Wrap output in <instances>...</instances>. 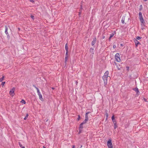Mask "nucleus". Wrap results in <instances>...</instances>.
Here are the masks:
<instances>
[{
	"label": "nucleus",
	"instance_id": "nucleus-31",
	"mask_svg": "<svg viewBox=\"0 0 148 148\" xmlns=\"http://www.w3.org/2000/svg\"><path fill=\"white\" fill-rule=\"evenodd\" d=\"M142 15V14L141 12H139V16Z\"/></svg>",
	"mask_w": 148,
	"mask_h": 148
},
{
	"label": "nucleus",
	"instance_id": "nucleus-8",
	"mask_svg": "<svg viewBox=\"0 0 148 148\" xmlns=\"http://www.w3.org/2000/svg\"><path fill=\"white\" fill-rule=\"evenodd\" d=\"M97 39L96 38L93 39V40L92 41L91 45L93 46L96 42Z\"/></svg>",
	"mask_w": 148,
	"mask_h": 148
},
{
	"label": "nucleus",
	"instance_id": "nucleus-30",
	"mask_svg": "<svg viewBox=\"0 0 148 148\" xmlns=\"http://www.w3.org/2000/svg\"><path fill=\"white\" fill-rule=\"evenodd\" d=\"M5 82H2L1 83V85L2 86H3L4 84H5Z\"/></svg>",
	"mask_w": 148,
	"mask_h": 148
},
{
	"label": "nucleus",
	"instance_id": "nucleus-5",
	"mask_svg": "<svg viewBox=\"0 0 148 148\" xmlns=\"http://www.w3.org/2000/svg\"><path fill=\"white\" fill-rule=\"evenodd\" d=\"M139 18L140 19V21L141 23H142L143 25H144L145 24V22H144V19L142 15L141 16H139Z\"/></svg>",
	"mask_w": 148,
	"mask_h": 148
},
{
	"label": "nucleus",
	"instance_id": "nucleus-14",
	"mask_svg": "<svg viewBox=\"0 0 148 148\" xmlns=\"http://www.w3.org/2000/svg\"><path fill=\"white\" fill-rule=\"evenodd\" d=\"M105 115H106V118H108V110H105Z\"/></svg>",
	"mask_w": 148,
	"mask_h": 148
},
{
	"label": "nucleus",
	"instance_id": "nucleus-48",
	"mask_svg": "<svg viewBox=\"0 0 148 148\" xmlns=\"http://www.w3.org/2000/svg\"><path fill=\"white\" fill-rule=\"evenodd\" d=\"M18 30H20V28H18Z\"/></svg>",
	"mask_w": 148,
	"mask_h": 148
},
{
	"label": "nucleus",
	"instance_id": "nucleus-28",
	"mask_svg": "<svg viewBox=\"0 0 148 148\" xmlns=\"http://www.w3.org/2000/svg\"><path fill=\"white\" fill-rule=\"evenodd\" d=\"M80 119V117L79 115H78V118L77 119V121H79Z\"/></svg>",
	"mask_w": 148,
	"mask_h": 148
},
{
	"label": "nucleus",
	"instance_id": "nucleus-25",
	"mask_svg": "<svg viewBox=\"0 0 148 148\" xmlns=\"http://www.w3.org/2000/svg\"><path fill=\"white\" fill-rule=\"evenodd\" d=\"M18 144H19L20 147H21L22 148V147H23V146L21 144V143L20 142H19Z\"/></svg>",
	"mask_w": 148,
	"mask_h": 148
},
{
	"label": "nucleus",
	"instance_id": "nucleus-49",
	"mask_svg": "<svg viewBox=\"0 0 148 148\" xmlns=\"http://www.w3.org/2000/svg\"><path fill=\"white\" fill-rule=\"evenodd\" d=\"M52 88L53 89H54V88Z\"/></svg>",
	"mask_w": 148,
	"mask_h": 148
},
{
	"label": "nucleus",
	"instance_id": "nucleus-10",
	"mask_svg": "<svg viewBox=\"0 0 148 148\" xmlns=\"http://www.w3.org/2000/svg\"><path fill=\"white\" fill-rule=\"evenodd\" d=\"M38 95L39 96V99L41 101H43V99L42 98V96L40 93L38 94Z\"/></svg>",
	"mask_w": 148,
	"mask_h": 148
},
{
	"label": "nucleus",
	"instance_id": "nucleus-12",
	"mask_svg": "<svg viewBox=\"0 0 148 148\" xmlns=\"http://www.w3.org/2000/svg\"><path fill=\"white\" fill-rule=\"evenodd\" d=\"M133 90L136 92L137 94L139 92V91L138 88H133Z\"/></svg>",
	"mask_w": 148,
	"mask_h": 148
},
{
	"label": "nucleus",
	"instance_id": "nucleus-24",
	"mask_svg": "<svg viewBox=\"0 0 148 148\" xmlns=\"http://www.w3.org/2000/svg\"><path fill=\"white\" fill-rule=\"evenodd\" d=\"M94 50V48H91L90 49V51L91 52H93Z\"/></svg>",
	"mask_w": 148,
	"mask_h": 148
},
{
	"label": "nucleus",
	"instance_id": "nucleus-43",
	"mask_svg": "<svg viewBox=\"0 0 148 148\" xmlns=\"http://www.w3.org/2000/svg\"><path fill=\"white\" fill-rule=\"evenodd\" d=\"M82 147V145H81L80 146V148H81Z\"/></svg>",
	"mask_w": 148,
	"mask_h": 148
},
{
	"label": "nucleus",
	"instance_id": "nucleus-29",
	"mask_svg": "<svg viewBox=\"0 0 148 148\" xmlns=\"http://www.w3.org/2000/svg\"><path fill=\"white\" fill-rule=\"evenodd\" d=\"M112 121L113 122V123H116V121L115 119L112 120Z\"/></svg>",
	"mask_w": 148,
	"mask_h": 148
},
{
	"label": "nucleus",
	"instance_id": "nucleus-7",
	"mask_svg": "<svg viewBox=\"0 0 148 148\" xmlns=\"http://www.w3.org/2000/svg\"><path fill=\"white\" fill-rule=\"evenodd\" d=\"M5 34H6V35H7V37H9V34L8 32V28L7 27V26H5Z\"/></svg>",
	"mask_w": 148,
	"mask_h": 148
},
{
	"label": "nucleus",
	"instance_id": "nucleus-13",
	"mask_svg": "<svg viewBox=\"0 0 148 148\" xmlns=\"http://www.w3.org/2000/svg\"><path fill=\"white\" fill-rule=\"evenodd\" d=\"M125 16H123L121 20V22L122 23L124 24V21L125 20Z\"/></svg>",
	"mask_w": 148,
	"mask_h": 148
},
{
	"label": "nucleus",
	"instance_id": "nucleus-39",
	"mask_svg": "<svg viewBox=\"0 0 148 148\" xmlns=\"http://www.w3.org/2000/svg\"><path fill=\"white\" fill-rule=\"evenodd\" d=\"M72 148H75V145H73Z\"/></svg>",
	"mask_w": 148,
	"mask_h": 148
},
{
	"label": "nucleus",
	"instance_id": "nucleus-16",
	"mask_svg": "<svg viewBox=\"0 0 148 148\" xmlns=\"http://www.w3.org/2000/svg\"><path fill=\"white\" fill-rule=\"evenodd\" d=\"M116 33H115V32L114 31V32L113 33H112L111 34H110V37H111L112 38L114 35Z\"/></svg>",
	"mask_w": 148,
	"mask_h": 148
},
{
	"label": "nucleus",
	"instance_id": "nucleus-23",
	"mask_svg": "<svg viewBox=\"0 0 148 148\" xmlns=\"http://www.w3.org/2000/svg\"><path fill=\"white\" fill-rule=\"evenodd\" d=\"M21 102L24 104H25L26 103L25 101L24 100H22V101H21Z\"/></svg>",
	"mask_w": 148,
	"mask_h": 148
},
{
	"label": "nucleus",
	"instance_id": "nucleus-2",
	"mask_svg": "<svg viewBox=\"0 0 148 148\" xmlns=\"http://www.w3.org/2000/svg\"><path fill=\"white\" fill-rule=\"evenodd\" d=\"M115 58L117 62H119L120 61V55L119 53H117L115 55Z\"/></svg>",
	"mask_w": 148,
	"mask_h": 148
},
{
	"label": "nucleus",
	"instance_id": "nucleus-41",
	"mask_svg": "<svg viewBox=\"0 0 148 148\" xmlns=\"http://www.w3.org/2000/svg\"><path fill=\"white\" fill-rule=\"evenodd\" d=\"M118 70H119L120 69V68L119 67H117Z\"/></svg>",
	"mask_w": 148,
	"mask_h": 148
},
{
	"label": "nucleus",
	"instance_id": "nucleus-45",
	"mask_svg": "<svg viewBox=\"0 0 148 148\" xmlns=\"http://www.w3.org/2000/svg\"><path fill=\"white\" fill-rule=\"evenodd\" d=\"M21 148H25V147H23Z\"/></svg>",
	"mask_w": 148,
	"mask_h": 148
},
{
	"label": "nucleus",
	"instance_id": "nucleus-46",
	"mask_svg": "<svg viewBox=\"0 0 148 148\" xmlns=\"http://www.w3.org/2000/svg\"><path fill=\"white\" fill-rule=\"evenodd\" d=\"M81 9H82V5H81Z\"/></svg>",
	"mask_w": 148,
	"mask_h": 148
},
{
	"label": "nucleus",
	"instance_id": "nucleus-3",
	"mask_svg": "<svg viewBox=\"0 0 148 148\" xmlns=\"http://www.w3.org/2000/svg\"><path fill=\"white\" fill-rule=\"evenodd\" d=\"M107 145L108 148H113V146L111 143V140L109 139L107 142Z\"/></svg>",
	"mask_w": 148,
	"mask_h": 148
},
{
	"label": "nucleus",
	"instance_id": "nucleus-4",
	"mask_svg": "<svg viewBox=\"0 0 148 148\" xmlns=\"http://www.w3.org/2000/svg\"><path fill=\"white\" fill-rule=\"evenodd\" d=\"M15 88L14 87H13L10 91V94L11 96H13L14 95V91H15Z\"/></svg>",
	"mask_w": 148,
	"mask_h": 148
},
{
	"label": "nucleus",
	"instance_id": "nucleus-26",
	"mask_svg": "<svg viewBox=\"0 0 148 148\" xmlns=\"http://www.w3.org/2000/svg\"><path fill=\"white\" fill-rule=\"evenodd\" d=\"M117 127V125H116V123H114V129H116Z\"/></svg>",
	"mask_w": 148,
	"mask_h": 148
},
{
	"label": "nucleus",
	"instance_id": "nucleus-37",
	"mask_svg": "<svg viewBox=\"0 0 148 148\" xmlns=\"http://www.w3.org/2000/svg\"><path fill=\"white\" fill-rule=\"evenodd\" d=\"M30 1L32 2H34V1L33 0H29Z\"/></svg>",
	"mask_w": 148,
	"mask_h": 148
},
{
	"label": "nucleus",
	"instance_id": "nucleus-42",
	"mask_svg": "<svg viewBox=\"0 0 148 148\" xmlns=\"http://www.w3.org/2000/svg\"><path fill=\"white\" fill-rule=\"evenodd\" d=\"M48 120L47 119V120H46V122H47L48 121Z\"/></svg>",
	"mask_w": 148,
	"mask_h": 148
},
{
	"label": "nucleus",
	"instance_id": "nucleus-35",
	"mask_svg": "<svg viewBox=\"0 0 148 148\" xmlns=\"http://www.w3.org/2000/svg\"><path fill=\"white\" fill-rule=\"evenodd\" d=\"M142 5H141L140 6V10H141V9L142 8Z\"/></svg>",
	"mask_w": 148,
	"mask_h": 148
},
{
	"label": "nucleus",
	"instance_id": "nucleus-33",
	"mask_svg": "<svg viewBox=\"0 0 148 148\" xmlns=\"http://www.w3.org/2000/svg\"><path fill=\"white\" fill-rule=\"evenodd\" d=\"M112 120H113L115 119L114 116H112Z\"/></svg>",
	"mask_w": 148,
	"mask_h": 148
},
{
	"label": "nucleus",
	"instance_id": "nucleus-1",
	"mask_svg": "<svg viewBox=\"0 0 148 148\" xmlns=\"http://www.w3.org/2000/svg\"><path fill=\"white\" fill-rule=\"evenodd\" d=\"M108 75V71H106L103 76V79L104 81V86H106L107 83V78Z\"/></svg>",
	"mask_w": 148,
	"mask_h": 148
},
{
	"label": "nucleus",
	"instance_id": "nucleus-6",
	"mask_svg": "<svg viewBox=\"0 0 148 148\" xmlns=\"http://www.w3.org/2000/svg\"><path fill=\"white\" fill-rule=\"evenodd\" d=\"M134 41L135 43L136 47H137L138 46V45L141 44L135 38L134 39Z\"/></svg>",
	"mask_w": 148,
	"mask_h": 148
},
{
	"label": "nucleus",
	"instance_id": "nucleus-44",
	"mask_svg": "<svg viewBox=\"0 0 148 148\" xmlns=\"http://www.w3.org/2000/svg\"><path fill=\"white\" fill-rule=\"evenodd\" d=\"M43 148H46L45 147H44V146H43Z\"/></svg>",
	"mask_w": 148,
	"mask_h": 148
},
{
	"label": "nucleus",
	"instance_id": "nucleus-32",
	"mask_svg": "<svg viewBox=\"0 0 148 148\" xmlns=\"http://www.w3.org/2000/svg\"><path fill=\"white\" fill-rule=\"evenodd\" d=\"M31 18L33 19L34 20V16H31Z\"/></svg>",
	"mask_w": 148,
	"mask_h": 148
},
{
	"label": "nucleus",
	"instance_id": "nucleus-20",
	"mask_svg": "<svg viewBox=\"0 0 148 148\" xmlns=\"http://www.w3.org/2000/svg\"><path fill=\"white\" fill-rule=\"evenodd\" d=\"M4 76H3L0 79V81L2 82V81L4 79Z\"/></svg>",
	"mask_w": 148,
	"mask_h": 148
},
{
	"label": "nucleus",
	"instance_id": "nucleus-21",
	"mask_svg": "<svg viewBox=\"0 0 148 148\" xmlns=\"http://www.w3.org/2000/svg\"><path fill=\"white\" fill-rule=\"evenodd\" d=\"M141 38H142V37H141L137 36L136 37V38H135V39H136L137 40H139L141 39Z\"/></svg>",
	"mask_w": 148,
	"mask_h": 148
},
{
	"label": "nucleus",
	"instance_id": "nucleus-38",
	"mask_svg": "<svg viewBox=\"0 0 148 148\" xmlns=\"http://www.w3.org/2000/svg\"><path fill=\"white\" fill-rule=\"evenodd\" d=\"M126 68H127V70H128L129 69V67L127 66V67Z\"/></svg>",
	"mask_w": 148,
	"mask_h": 148
},
{
	"label": "nucleus",
	"instance_id": "nucleus-36",
	"mask_svg": "<svg viewBox=\"0 0 148 148\" xmlns=\"http://www.w3.org/2000/svg\"><path fill=\"white\" fill-rule=\"evenodd\" d=\"M102 38L103 39H104L105 38V36H104L102 35Z\"/></svg>",
	"mask_w": 148,
	"mask_h": 148
},
{
	"label": "nucleus",
	"instance_id": "nucleus-11",
	"mask_svg": "<svg viewBox=\"0 0 148 148\" xmlns=\"http://www.w3.org/2000/svg\"><path fill=\"white\" fill-rule=\"evenodd\" d=\"M90 113V112H88L86 113V114H85V119H86L87 120H88V114H89V113Z\"/></svg>",
	"mask_w": 148,
	"mask_h": 148
},
{
	"label": "nucleus",
	"instance_id": "nucleus-17",
	"mask_svg": "<svg viewBox=\"0 0 148 148\" xmlns=\"http://www.w3.org/2000/svg\"><path fill=\"white\" fill-rule=\"evenodd\" d=\"M34 86V87L37 90V92L38 93H38H40V91H39V89H38V88L37 87H36V86Z\"/></svg>",
	"mask_w": 148,
	"mask_h": 148
},
{
	"label": "nucleus",
	"instance_id": "nucleus-18",
	"mask_svg": "<svg viewBox=\"0 0 148 148\" xmlns=\"http://www.w3.org/2000/svg\"><path fill=\"white\" fill-rule=\"evenodd\" d=\"M88 120H87L86 119H85L83 121L82 123V124H84L85 123H86V122Z\"/></svg>",
	"mask_w": 148,
	"mask_h": 148
},
{
	"label": "nucleus",
	"instance_id": "nucleus-34",
	"mask_svg": "<svg viewBox=\"0 0 148 148\" xmlns=\"http://www.w3.org/2000/svg\"><path fill=\"white\" fill-rule=\"evenodd\" d=\"M113 48L114 49L116 47V46L115 45H114L113 46Z\"/></svg>",
	"mask_w": 148,
	"mask_h": 148
},
{
	"label": "nucleus",
	"instance_id": "nucleus-27",
	"mask_svg": "<svg viewBox=\"0 0 148 148\" xmlns=\"http://www.w3.org/2000/svg\"><path fill=\"white\" fill-rule=\"evenodd\" d=\"M68 51H66V53L65 54V57H68Z\"/></svg>",
	"mask_w": 148,
	"mask_h": 148
},
{
	"label": "nucleus",
	"instance_id": "nucleus-15",
	"mask_svg": "<svg viewBox=\"0 0 148 148\" xmlns=\"http://www.w3.org/2000/svg\"><path fill=\"white\" fill-rule=\"evenodd\" d=\"M65 49L66 51H68V47L67 44L66 43L65 45Z\"/></svg>",
	"mask_w": 148,
	"mask_h": 148
},
{
	"label": "nucleus",
	"instance_id": "nucleus-47",
	"mask_svg": "<svg viewBox=\"0 0 148 148\" xmlns=\"http://www.w3.org/2000/svg\"><path fill=\"white\" fill-rule=\"evenodd\" d=\"M145 1H146L147 0H144Z\"/></svg>",
	"mask_w": 148,
	"mask_h": 148
},
{
	"label": "nucleus",
	"instance_id": "nucleus-22",
	"mask_svg": "<svg viewBox=\"0 0 148 148\" xmlns=\"http://www.w3.org/2000/svg\"><path fill=\"white\" fill-rule=\"evenodd\" d=\"M28 116V114L27 113V114L26 116L25 117V118H24V119L25 120H26L27 119Z\"/></svg>",
	"mask_w": 148,
	"mask_h": 148
},
{
	"label": "nucleus",
	"instance_id": "nucleus-40",
	"mask_svg": "<svg viewBox=\"0 0 148 148\" xmlns=\"http://www.w3.org/2000/svg\"><path fill=\"white\" fill-rule=\"evenodd\" d=\"M112 38L111 37H110V36L109 38V41H110V39H111V38Z\"/></svg>",
	"mask_w": 148,
	"mask_h": 148
},
{
	"label": "nucleus",
	"instance_id": "nucleus-19",
	"mask_svg": "<svg viewBox=\"0 0 148 148\" xmlns=\"http://www.w3.org/2000/svg\"><path fill=\"white\" fill-rule=\"evenodd\" d=\"M68 57H65V59H64V63L65 64H66V62L67 61L68 59Z\"/></svg>",
	"mask_w": 148,
	"mask_h": 148
},
{
	"label": "nucleus",
	"instance_id": "nucleus-9",
	"mask_svg": "<svg viewBox=\"0 0 148 148\" xmlns=\"http://www.w3.org/2000/svg\"><path fill=\"white\" fill-rule=\"evenodd\" d=\"M83 124H82V123L80 124V125H79V133H80L81 132V131L82 130V129L83 128Z\"/></svg>",
	"mask_w": 148,
	"mask_h": 148
}]
</instances>
